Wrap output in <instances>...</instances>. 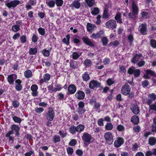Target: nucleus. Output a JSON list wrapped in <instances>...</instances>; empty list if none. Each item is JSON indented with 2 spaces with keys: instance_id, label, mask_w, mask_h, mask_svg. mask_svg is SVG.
Masks as SVG:
<instances>
[{
  "instance_id": "nucleus-1",
  "label": "nucleus",
  "mask_w": 156,
  "mask_h": 156,
  "mask_svg": "<svg viewBox=\"0 0 156 156\" xmlns=\"http://www.w3.org/2000/svg\"><path fill=\"white\" fill-rule=\"evenodd\" d=\"M55 116V113L52 108H49L45 117L47 120L52 121Z\"/></svg>"
},
{
  "instance_id": "nucleus-2",
  "label": "nucleus",
  "mask_w": 156,
  "mask_h": 156,
  "mask_svg": "<svg viewBox=\"0 0 156 156\" xmlns=\"http://www.w3.org/2000/svg\"><path fill=\"white\" fill-rule=\"evenodd\" d=\"M104 137L107 143L109 145L111 144L113 141V136L111 133L108 132L104 135Z\"/></svg>"
},
{
  "instance_id": "nucleus-3",
  "label": "nucleus",
  "mask_w": 156,
  "mask_h": 156,
  "mask_svg": "<svg viewBox=\"0 0 156 156\" xmlns=\"http://www.w3.org/2000/svg\"><path fill=\"white\" fill-rule=\"evenodd\" d=\"M82 139L84 144L87 145L90 143L92 137L91 136L87 133H84L82 136Z\"/></svg>"
},
{
  "instance_id": "nucleus-4",
  "label": "nucleus",
  "mask_w": 156,
  "mask_h": 156,
  "mask_svg": "<svg viewBox=\"0 0 156 156\" xmlns=\"http://www.w3.org/2000/svg\"><path fill=\"white\" fill-rule=\"evenodd\" d=\"M131 90V87L127 84L123 85L121 88V93L124 95H127L129 94Z\"/></svg>"
},
{
  "instance_id": "nucleus-5",
  "label": "nucleus",
  "mask_w": 156,
  "mask_h": 156,
  "mask_svg": "<svg viewBox=\"0 0 156 156\" xmlns=\"http://www.w3.org/2000/svg\"><path fill=\"white\" fill-rule=\"evenodd\" d=\"M82 39L83 42L86 44L91 47H94L95 46V44L94 42L93 41H92L87 36L82 37Z\"/></svg>"
},
{
  "instance_id": "nucleus-6",
  "label": "nucleus",
  "mask_w": 156,
  "mask_h": 156,
  "mask_svg": "<svg viewBox=\"0 0 156 156\" xmlns=\"http://www.w3.org/2000/svg\"><path fill=\"white\" fill-rule=\"evenodd\" d=\"M106 27L108 28H115L117 25L116 21L114 20H111L107 22L106 23Z\"/></svg>"
},
{
  "instance_id": "nucleus-7",
  "label": "nucleus",
  "mask_w": 156,
  "mask_h": 156,
  "mask_svg": "<svg viewBox=\"0 0 156 156\" xmlns=\"http://www.w3.org/2000/svg\"><path fill=\"white\" fill-rule=\"evenodd\" d=\"M124 142V139L121 137L116 138L114 143V146L116 148L119 147L122 145Z\"/></svg>"
},
{
  "instance_id": "nucleus-8",
  "label": "nucleus",
  "mask_w": 156,
  "mask_h": 156,
  "mask_svg": "<svg viewBox=\"0 0 156 156\" xmlns=\"http://www.w3.org/2000/svg\"><path fill=\"white\" fill-rule=\"evenodd\" d=\"M132 10L133 16L135 17H136V15L138 13L139 9L137 5L135 3L134 1H133L132 2Z\"/></svg>"
},
{
  "instance_id": "nucleus-9",
  "label": "nucleus",
  "mask_w": 156,
  "mask_h": 156,
  "mask_svg": "<svg viewBox=\"0 0 156 156\" xmlns=\"http://www.w3.org/2000/svg\"><path fill=\"white\" fill-rule=\"evenodd\" d=\"M20 3V1L18 0H14L11 1L10 2L5 4L7 6L10 8L11 7L14 8Z\"/></svg>"
},
{
  "instance_id": "nucleus-10",
  "label": "nucleus",
  "mask_w": 156,
  "mask_h": 156,
  "mask_svg": "<svg viewBox=\"0 0 156 156\" xmlns=\"http://www.w3.org/2000/svg\"><path fill=\"white\" fill-rule=\"evenodd\" d=\"M101 85V83L97 81L93 80L90 82L89 86L90 88L93 89L95 87H100Z\"/></svg>"
},
{
  "instance_id": "nucleus-11",
  "label": "nucleus",
  "mask_w": 156,
  "mask_h": 156,
  "mask_svg": "<svg viewBox=\"0 0 156 156\" xmlns=\"http://www.w3.org/2000/svg\"><path fill=\"white\" fill-rule=\"evenodd\" d=\"M38 87L37 85L35 84L32 85L30 87V89L32 91L31 94L33 96H37L38 92L37 90Z\"/></svg>"
},
{
  "instance_id": "nucleus-12",
  "label": "nucleus",
  "mask_w": 156,
  "mask_h": 156,
  "mask_svg": "<svg viewBox=\"0 0 156 156\" xmlns=\"http://www.w3.org/2000/svg\"><path fill=\"white\" fill-rule=\"evenodd\" d=\"M143 58V56L141 54H136L132 58L131 62L133 63H136L139 60H142Z\"/></svg>"
},
{
  "instance_id": "nucleus-13",
  "label": "nucleus",
  "mask_w": 156,
  "mask_h": 156,
  "mask_svg": "<svg viewBox=\"0 0 156 156\" xmlns=\"http://www.w3.org/2000/svg\"><path fill=\"white\" fill-rule=\"evenodd\" d=\"M16 75L15 74H12L10 75L7 77L8 81L10 84H13L14 80L16 79Z\"/></svg>"
},
{
  "instance_id": "nucleus-14",
  "label": "nucleus",
  "mask_w": 156,
  "mask_h": 156,
  "mask_svg": "<svg viewBox=\"0 0 156 156\" xmlns=\"http://www.w3.org/2000/svg\"><path fill=\"white\" fill-rule=\"evenodd\" d=\"M104 31L102 30H100L96 33H93L90 36V38L97 39L100 38L101 36L104 34Z\"/></svg>"
},
{
  "instance_id": "nucleus-15",
  "label": "nucleus",
  "mask_w": 156,
  "mask_h": 156,
  "mask_svg": "<svg viewBox=\"0 0 156 156\" xmlns=\"http://www.w3.org/2000/svg\"><path fill=\"white\" fill-rule=\"evenodd\" d=\"M148 99L147 101V104L148 105H150L152 102L154 101L156 98V95L155 94L153 93L151 94H149L148 96Z\"/></svg>"
},
{
  "instance_id": "nucleus-16",
  "label": "nucleus",
  "mask_w": 156,
  "mask_h": 156,
  "mask_svg": "<svg viewBox=\"0 0 156 156\" xmlns=\"http://www.w3.org/2000/svg\"><path fill=\"white\" fill-rule=\"evenodd\" d=\"M130 108L132 112L135 114H137L140 112L138 107L135 104H132Z\"/></svg>"
},
{
  "instance_id": "nucleus-17",
  "label": "nucleus",
  "mask_w": 156,
  "mask_h": 156,
  "mask_svg": "<svg viewBox=\"0 0 156 156\" xmlns=\"http://www.w3.org/2000/svg\"><path fill=\"white\" fill-rule=\"evenodd\" d=\"M97 29L96 26L94 24L90 23L87 24V30L88 31H92Z\"/></svg>"
},
{
  "instance_id": "nucleus-18",
  "label": "nucleus",
  "mask_w": 156,
  "mask_h": 156,
  "mask_svg": "<svg viewBox=\"0 0 156 156\" xmlns=\"http://www.w3.org/2000/svg\"><path fill=\"white\" fill-rule=\"evenodd\" d=\"M147 25L145 24H142L140 26V30L141 33L143 35L147 34Z\"/></svg>"
},
{
  "instance_id": "nucleus-19",
  "label": "nucleus",
  "mask_w": 156,
  "mask_h": 156,
  "mask_svg": "<svg viewBox=\"0 0 156 156\" xmlns=\"http://www.w3.org/2000/svg\"><path fill=\"white\" fill-rule=\"evenodd\" d=\"M75 95L76 98L79 99H83L85 97V93L81 91L77 92Z\"/></svg>"
},
{
  "instance_id": "nucleus-20",
  "label": "nucleus",
  "mask_w": 156,
  "mask_h": 156,
  "mask_svg": "<svg viewBox=\"0 0 156 156\" xmlns=\"http://www.w3.org/2000/svg\"><path fill=\"white\" fill-rule=\"evenodd\" d=\"M68 90L70 94H72L76 92V87L74 85L71 84L69 86Z\"/></svg>"
},
{
  "instance_id": "nucleus-21",
  "label": "nucleus",
  "mask_w": 156,
  "mask_h": 156,
  "mask_svg": "<svg viewBox=\"0 0 156 156\" xmlns=\"http://www.w3.org/2000/svg\"><path fill=\"white\" fill-rule=\"evenodd\" d=\"M50 78V76L48 74H46L43 76V78L41 79L40 82L41 83L46 82L48 81Z\"/></svg>"
},
{
  "instance_id": "nucleus-22",
  "label": "nucleus",
  "mask_w": 156,
  "mask_h": 156,
  "mask_svg": "<svg viewBox=\"0 0 156 156\" xmlns=\"http://www.w3.org/2000/svg\"><path fill=\"white\" fill-rule=\"evenodd\" d=\"M121 14L119 12H118L115 17V19L117 21V22L120 23H122V20L121 19Z\"/></svg>"
},
{
  "instance_id": "nucleus-23",
  "label": "nucleus",
  "mask_w": 156,
  "mask_h": 156,
  "mask_svg": "<svg viewBox=\"0 0 156 156\" xmlns=\"http://www.w3.org/2000/svg\"><path fill=\"white\" fill-rule=\"evenodd\" d=\"M148 144L151 146L154 145L156 143V138L154 137H150L148 140Z\"/></svg>"
},
{
  "instance_id": "nucleus-24",
  "label": "nucleus",
  "mask_w": 156,
  "mask_h": 156,
  "mask_svg": "<svg viewBox=\"0 0 156 156\" xmlns=\"http://www.w3.org/2000/svg\"><path fill=\"white\" fill-rule=\"evenodd\" d=\"M146 75L145 76V77L146 79L149 78V77L148 76L149 74L153 76H154L156 75L154 72L151 70H147L146 71Z\"/></svg>"
},
{
  "instance_id": "nucleus-25",
  "label": "nucleus",
  "mask_w": 156,
  "mask_h": 156,
  "mask_svg": "<svg viewBox=\"0 0 156 156\" xmlns=\"http://www.w3.org/2000/svg\"><path fill=\"white\" fill-rule=\"evenodd\" d=\"M80 3L77 0L74 1L71 4L72 6L74 7L76 9L79 8L80 6Z\"/></svg>"
},
{
  "instance_id": "nucleus-26",
  "label": "nucleus",
  "mask_w": 156,
  "mask_h": 156,
  "mask_svg": "<svg viewBox=\"0 0 156 156\" xmlns=\"http://www.w3.org/2000/svg\"><path fill=\"white\" fill-rule=\"evenodd\" d=\"M131 121L134 124H136L139 122V118L137 116L135 115L132 117L131 119Z\"/></svg>"
},
{
  "instance_id": "nucleus-27",
  "label": "nucleus",
  "mask_w": 156,
  "mask_h": 156,
  "mask_svg": "<svg viewBox=\"0 0 156 156\" xmlns=\"http://www.w3.org/2000/svg\"><path fill=\"white\" fill-rule=\"evenodd\" d=\"M76 132L80 133L83 131L84 128L85 126L82 125H79L76 127Z\"/></svg>"
},
{
  "instance_id": "nucleus-28",
  "label": "nucleus",
  "mask_w": 156,
  "mask_h": 156,
  "mask_svg": "<svg viewBox=\"0 0 156 156\" xmlns=\"http://www.w3.org/2000/svg\"><path fill=\"white\" fill-rule=\"evenodd\" d=\"M32 75V71L29 69L27 70L24 73L25 76L27 78L31 77Z\"/></svg>"
},
{
  "instance_id": "nucleus-29",
  "label": "nucleus",
  "mask_w": 156,
  "mask_h": 156,
  "mask_svg": "<svg viewBox=\"0 0 156 156\" xmlns=\"http://www.w3.org/2000/svg\"><path fill=\"white\" fill-rule=\"evenodd\" d=\"M46 4L49 7H53L55 5V2L53 0H46Z\"/></svg>"
},
{
  "instance_id": "nucleus-30",
  "label": "nucleus",
  "mask_w": 156,
  "mask_h": 156,
  "mask_svg": "<svg viewBox=\"0 0 156 156\" xmlns=\"http://www.w3.org/2000/svg\"><path fill=\"white\" fill-rule=\"evenodd\" d=\"M81 55V53L79 52H73L72 54L73 58L76 59L78 58Z\"/></svg>"
},
{
  "instance_id": "nucleus-31",
  "label": "nucleus",
  "mask_w": 156,
  "mask_h": 156,
  "mask_svg": "<svg viewBox=\"0 0 156 156\" xmlns=\"http://www.w3.org/2000/svg\"><path fill=\"white\" fill-rule=\"evenodd\" d=\"M84 64L86 67H88L92 65V62L90 59H87L84 61Z\"/></svg>"
},
{
  "instance_id": "nucleus-32",
  "label": "nucleus",
  "mask_w": 156,
  "mask_h": 156,
  "mask_svg": "<svg viewBox=\"0 0 156 156\" xmlns=\"http://www.w3.org/2000/svg\"><path fill=\"white\" fill-rule=\"evenodd\" d=\"M91 13L93 15H96L99 12V10L98 8L95 7L91 9Z\"/></svg>"
},
{
  "instance_id": "nucleus-33",
  "label": "nucleus",
  "mask_w": 156,
  "mask_h": 156,
  "mask_svg": "<svg viewBox=\"0 0 156 156\" xmlns=\"http://www.w3.org/2000/svg\"><path fill=\"white\" fill-rule=\"evenodd\" d=\"M82 77L83 80L85 81L88 80L90 79V76L89 74L86 73L83 74L82 75Z\"/></svg>"
},
{
  "instance_id": "nucleus-34",
  "label": "nucleus",
  "mask_w": 156,
  "mask_h": 156,
  "mask_svg": "<svg viewBox=\"0 0 156 156\" xmlns=\"http://www.w3.org/2000/svg\"><path fill=\"white\" fill-rule=\"evenodd\" d=\"M88 6L91 7L95 3V0H85Z\"/></svg>"
},
{
  "instance_id": "nucleus-35",
  "label": "nucleus",
  "mask_w": 156,
  "mask_h": 156,
  "mask_svg": "<svg viewBox=\"0 0 156 156\" xmlns=\"http://www.w3.org/2000/svg\"><path fill=\"white\" fill-rule=\"evenodd\" d=\"M62 89V86L60 84H56L55 86V87L53 90V91L55 92L57 91H60Z\"/></svg>"
},
{
  "instance_id": "nucleus-36",
  "label": "nucleus",
  "mask_w": 156,
  "mask_h": 156,
  "mask_svg": "<svg viewBox=\"0 0 156 156\" xmlns=\"http://www.w3.org/2000/svg\"><path fill=\"white\" fill-rule=\"evenodd\" d=\"M11 129L13 131H15V132H18L20 130V128L19 126L16 125L14 124L12 125L11 126Z\"/></svg>"
},
{
  "instance_id": "nucleus-37",
  "label": "nucleus",
  "mask_w": 156,
  "mask_h": 156,
  "mask_svg": "<svg viewBox=\"0 0 156 156\" xmlns=\"http://www.w3.org/2000/svg\"><path fill=\"white\" fill-rule=\"evenodd\" d=\"M105 128L108 130H111L113 128V126L111 123H108L105 125Z\"/></svg>"
},
{
  "instance_id": "nucleus-38",
  "label": "nucleus",
  "mask_w": 156,
  "mask_h": 156,
  "mask_svg": "<svg viewBox=\"0 0 156 156\" xmlns=\"http://www.w3.org/2000/svg\"><path fill=\"white\" fill-rule=\"evenodd\" d=\"M12 105L14 108H17L19 106L20 103L17 101H12Z\"/></svg>"
},
{
  "instance_id": "nucleus-39",
  "label": "nucleus",
  "mask_w": 156,
  "mask_h": 156,
  "mask_svg": "<svg viewBox=\"0 0 156 156\" xmlns=\"http://www.w3.org/2000/svg\"><path fill=\"white\" fill-rule=\"evenodd\" d=\"M66 37V38H64L63 39L62 41L66 43L67 45H68L69 43L70 36L69 35H67Z\"/></svg>"
},
{
  "instance_id": "nucleus-40",
  "label": "nucleus",
  "mask_w": 156,
  "mask_h": 156,
  "mask_svg": "<svg viewBox=\"0 0 156 156\" xmlns=\"http://www.w3.org/2000/svg\"><path fill=\"white\" fill-rule=\"evenodd\" d=\"M77 111L79 114L81 115L83 114L86 111V110L83 108H78Z\"/></svg>"
},
{
  "instance_id": "nucleus-41",
  "label": "nucleus",
  "mask_w": 156,
  "mask_h": 156,
  "mask_svg": "<svg viewBox=\"0 0 156 156\" xmlns=\"http://www.w3.org/2000/svg\"><path fill=\"white\" fill-rule=\"evenodd\" d=\"M37 52V49L36 48H31L29 50V54L30 55H34Z\"/></svg>"
},
{
  "instance_id": "nucleus-42",
  "label": "nucleus",
  "mask_w": 156,
  "mask_h": 156,
  "mask_svg": "<svg viewBox=\"0 0 156 156\" xmlns=\"http://www.w3.org/2000/svg\"><path fill=\"white\" fill-rule=\"evenodd\" d=\"M60 141V137L58 135H55L53 137V141L54 142L56 143Z\"/></svg>"
},
{
  "instance_id": "nucleus-43",
  "label": "nucleus",
  "mask_w": 156,
  "mask_h": 156,
  "mask_svg": "<svg viewBox=\"0 0 156 156\" xmlns=\"http://www.w3.org/2000/svg\"><path fill=\"white\" fill-rule=\"evenodd\" d=\"M117 130L119 132H122L124 130L125 128L122 125H119L117 127Z\"/></svg>"
},
{
  "instance_id": "nucleus-44",
  "label": "nucleus",
  "mask_w": 156,
  "mask_h": 156,
  "mask_svg": "<svg viewBox=\"0 0 156 156\" xmlns=\"http://www.w3.org/2000/svg\"><path fill=\"white\" fill-rule=\"evenodd\" d=\"M20 30V27L18 25H14L12 27V30L15 32L18 31Z\"/></svg>"
},
{
  "instance_id": "nucleus-45",
  "label": "nucleus",
  "mask_w": 156,
  "mask_h": 156,
  "mask_svg": "<svg viewBox=\"0 0 156 156\" xmlns=\"http://www.w3.org/2000/svg\"><path fill=\"white\" fill-rule=\"evenodd\" d=\"M35 111L38 114H40L44 111V109L42 108L37 107L35 108Z\"/></svg>"
},
{
  "instance_id": "nucleus-46",
  "label": "nucleus",
  "mask_w": 156,
  "mask_h": 156,
  "mask_svg": "<svg viewBox=\"0 0 156 156\" xmlns=\"http://www.w3.org/2000/svg\"><path fill=\"white\" fill-rule=\"evenodd\" d=\"M133 130L135 133L139 132L141 129V128L139 126H136L133 127Z\"/></svg>"
},
{
  "instance_id": "nucleus-47",
  "label": "nucleus",
  "mask_w": 156,
  "mask_h": 156,
  "mask_svg": "<svg viewBox=\"0 0 156 156\" xmlns=\"http://www.w3.org/2000/svg\"><path fill=\"white\" fill-rule=\"evenodd\" d=\"M12 119L15 122L20 123L21 122V119L16 116H12Z\"/></svg>"
},
{
  "instance_id": "nucleus-48",
  "label": "nucleus",
  "mask_w": 156,
  "mask_h": 156,
  "mask_svg": "<svg viewBox=\"0 0 156 156\" xmlns=\"http://www.w3.org/2000/svg\"><path fill=\"white\" fill-rule=\"evenodd\" d=\"M43 55L46 57H48L50 55V52L48 50L46 49H44L42 51Z\"/></svg>"
},
{
  "instance_id": "nucleus-49",
  "label": "nucleus",
  "mask_w": 156,
  "mask_h": 156,
  "mask_svg": "<svg viewBox=\"0 0 156 156\" xmlns=\"http://www.w3.org/2000/svg\"><path fill=\"white\" fill-rule=\"evenodd\" d=\"M39 33L41 35H44L45 34V30L41 27L39 28L38 29Z\"/></svg>"
},
{
  "instance_id": "nucleus-50",
  "label": "nucleus",
  "mask_w": 156,
  "mask_h": 156,
  "mask_svg": "<svg viewBox=\"0 0 156 156\" xmlns=\"http://www.w3.org/2000/svg\"><path fill=\"white\" fill-rule=\"evenodd\" d=\"M70 132L74 134L76 131V127L74 126H71L69 129Z\"/></svg>"
},
{
  "instance_id": "nucleus-51",
  "label": "nucleus",
  "mask_w": 156,
  "mask_h": 156,
  "mask_svg": "<svg viewBox=\"0 0 156 156\" xmlns=\"http://www.w3.org/2000/svg\"><path fill=\"white\" fill-rule=\"evenodd\" d=\"M150 44L151 46L154 48H156V41L151 39L150 41Z\"/></svg>"
},
{
  "instance_id": "nucleus-52",
  "label": "nucleus",
  "mask_w": 156,
  "mask_h": 156,
  "mask_svg": "<svg viewBox=\"0 0 156 156\" xmlns=\"http://www.w3.org/2000/svg\"><path fill=\"white\" fill-rule=\"evenodd\" d=\"M55 3L57 6H61L63 4V1L62 0H56Z\"/></svg>"
},
{
  "instance_id": "nucleus-53",
  "label": "nucleus",
  "mask_w": 156,
  "mask_h": 156,
  "mask_svg": "<svg viewBox=\"0 0 156 156\" xmlns=\"http://www.w3.org/2000/svg\"><path fill=\"white\" fill-rule=\"evenodd\" d=\"M106 82L108 86H111L114 83V81L113 80L110 78H109L107 80Z\"/></svg>"
},
{
  "instance_id": "nucleus-54",
  "label": "nucleus",
  "mask_w": 156,
  "mask_h": 156,
  "mask_svg": "<svg viewBox=\"0 0 156 156\" xmlns=\"http://www.w3.org/2000/svg\"><path fill=\"white\" fill-rule=\"evenodd\" d=\"M101 41L104 45H106L108 43V39L106 37H103L101 39Z\"/></svg>"
},
{
  "instance_id": "nucleus-55",
  "label": "nucleus",
  "mask_w": 156,
  "mask_h": 156,
  "mask_svg": "<svg viewBox=\"0 0 156 156\" xmlns=\"http://www.w3.org/2000/svg\"><path fill=\"white\" fill-rule=\"evenodd\" d=\"M119 44V42L117 41H114L111 42L110 44L109 45L111 46L113 45L115 46H116L118 45Z\"/></svg>"
},
{
  "instance_id": "nucleus-56",
  "label": "nucleus",
  "mask_w": 156,
  "mask_h": 156,
  "mask_svg": "<svg viewBox=\"0 0 156 156\" xmlns=\"http://www.w3.org/2000/svg\"><path fill=\"white\" fill-rule=\"evenodd\" d=\"M142 17L144 18H147L148 17V13L145 12H142L141 13Z\"/></svg>"
},
{
  "instance_id": "nucleus-57",
  "label": "nucleus",
  "mask_w": 156,
  "mask_h": 156,
  "mask_svg": "<svg viewBox=\"0 0 156 156\" xmlns=\"http://www.w3.org/2000/svg\"><path fill=\"white\" fill-rule=\"evenodd\" d=\"M67 151L68 154L71 155L73 152V149L72 147H69L67 148Z\"/></svg>"
},
{
  "instance_id": "nucleus-58",
  "label": "nucleus",
  "mask_w": 156,
  "mask_h": 156,
  "mask_svg": "<svg viewBox=\"0 0 156 156\" xmlns=\"http://www.w3.org/2000/svg\"><path fill=\"white\" fill-rule=\"evenodd\" d=\"M22 88V86L21 84H16L15 86V88L17 91H20Z\"/></svg>"
},
{
  "instance_id": "nucleus-59",
  "label": "nucleus",
  "mask_w": 156,
  "mask_h": 156,
  "mask_svg": "<svg viewBox=\"0 0 156 156\" xmlns=\"http://www.w3.org/2000/svg\"><path fill=\"white\" fill-rule=\"evenodd\" d=\"M149 105V108L150 109L156 111V103Z\"/></svg>"
},
{
  "instance_id": "nucleus-60",
  "label": "nucleus",
  "mask_w": 156,
  "mask_h": 156,
  "mask_svg": "<svg viewBox=\"0 0 156 156\" xmlns=\"http://www.w3.org/2000/svg\"><path fill=\"white\" fill-rule=\"evenodd\" d=\"M101 18V15H98L97 17V20L95 22L96 23L97 25H99L101 23V20H100Z\"/></svg>"
},
{
  "instance_id": "nucleus-61",
  "label": "nucleus",
  "mask_w": 156,
  "mask_h": 156,
  "mask_svg": "<svg viewBox=\"0 0 156 156\" xmlns=\"http://www.w3.org/2000/svg\"><path fill=\"white\" fill-rule=\"evenodd\" d=\"M110 62V59L108 58H105L103 61V62L105 65L109 64Z\"/></svg>"
},
{
  "instance_id": "nucleus-62",
  "label": "nucleus",
  "mask_w": 156,
  "mask_h": 156,
  "mask_svg": "<svg viewBox=\"0 0 156 156\" xmlns=\"http://www.w3.org/2000/svg\"><path fill=\"white\" fill-rule=\"evenodd\" d=\"M148 82L147 80H145L142 82V85L144 87H147L148 85Z\"/></svg>"
},
{
  "instance_id": "nucleus-63",
  "label": "nucleus",
  "mask_w": 156,
  "mask_h": 156,
  "mask_svg": "<svg viewBox=\"0 0 156 156\" xmlns=\"http://www.w3.org/2000/svg\"><path fill=\"white\" fill-rule=\"evenodd\" d=\"M145 64V62L144 60H142L137 63V65L139 67H141L144 66Z\"/></svg>"
},
{
  "instance_id": "nucleus-64",
  "label": "nucleus",
  "mask_w": 156,
  "mask_h": 156,
  "mask_svg": "<svg viewBox=\"0 0 156 156\" xmlns=\"http://www.w3.org/2000/svg\"><path fill=\"white\" fill-rule=\"evenodd\" d=\"M134 70L135 68L134 67H132L129 69L128 72L129 74H131L134 73Z\"/></svg>"
}]
</instances>
